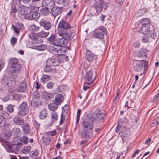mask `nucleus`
Masks as SVG:
<instances>
[{"instance_id":"25","label":"nucleus","mask_w":159,"mask_h":159,"mask_svg":"<svg viewBox=\"0 0 159 159\" xmlns=\"http://www.w3.org/2000/svg\"><path fill=\"white\" fill-rule=\"evenodd\" d=\"M41 26L44 27L45 30H48L50 29V23L46 20H41L39 22Z\"/></svg>"},{"instance_id":"22","label":"nucleus","mask_w":159,"mask_h":159,"mask_svg":"<svg viewBox=\"0 0 159 159\" xmlns=\"http://www.w3.org/2000/svg\"><path fill=\"white\" fill-rule=\"evenodd\" d=\"M26 84L25 82H22L19 85L17 91L19 92H24L26 91Z\"/></svg>"},{"instance_id":"14","label":"nucleus","mask_w":159,"mask_h":159,"mask_svg":"<svg viewBox=\"0 0 159 159\" xmlns=\"http://www.w3.org/2000/svg\"><path fill=\"white\" fill-rule=\"evenodd\" d=\"M151 24H144L142 25L139 30V32L143 34H147L150 31Z\"/></svg>"},{"instance_id":"23","label":"nucleus","mask_w":159,"mask_h":159,"mask_svg":"<svg viewBox=\"0 0 159 159\" xmlns=\"http://www.w3.org/2000/svg\"><path fill=\"white\" fill-rule=\"evenodd\" d=\"M50 132H47L46 136H43L42 138L43 143L46 145H49L50 144V137H49Z\"/></svg>"},{"instance_id":"42","label":"nucleus","mask_w":159,"mask_h":159,"mask_svg":"<svg viewBox=\"0 0 159 159\" xmlns=\"http://www.w3.org/2000/svg\"><path fill=\"white\" fill-rule=\"evenodd\" d=\"M147 12V9L144 8L143 9H141L139 10L138 11V16H142L145 13H146Z\"/></svg>"},{"instance_id":"48","label":"nucleus","mask_w":159,"mask_h":159,"mask_svg":"<svg viewBox=\"0 0 159 159\" xmlns=\"http://www.w3.org/2000/svg\"><path fill=\"white\" fill-rule=\"evenodd\" d=\"M21 139V143L22 144L23 143H24V144H26L29 142L28 137L25 135L23 136Z\"/></svg>"},{"instance_id":"31","label":"nucleus","mask_w":159,"mask_h":159,"mask_svg":"<svg viewBox=\"0 0 159 159\" xmlns=\"http://www.w3.org/2000/svg\"><path fill=\"white\" fill-rule=\"evenodd\" d=\"M23 126L22 127L24 133L25 134H28L30 133V128L28 124H24L22 125Z\"/></svg>"},{"instance_id":"3","label":"nucleus","mask_w":159,"mask_h":159,"mask_svg":"<svg viewBox=\"0 0 159 159\" xmlns=\"http://www.w3.org/2000/svg\"><path fill=\"white\" fill-rule=\"evenodd\" d=\"M108 6V3L102 0H95L93 4V7L96 11V14L98 15L102 12L103 9L106 10Z\"/></svg>"},{"instance_id":"16","label":"nucleus","mask_w":159,"mask_h":159,"mask_svg":"<svg viewBox=\"0 0 159 159\" xmlns=\"http://www.w3.org/2000/svg\"><path fill=\"white\" fill-rule=\"evenodd\" d=\"M98 122H103L106 117V112L104 110L100 111L96 115Z\"/></svg>"},{"instance_id":"6","label":"nucleus","mask_w":159,"mask_h":159,"mask_svg":"<svg viewBox=\"0 0 159 159\" xmlns=\"http://www.w3.org/2000/svg\"><path fill=\"white\" fill-rule=\"evenodd\" d=\"M50 59V65L54 66H58L60 62H62L64 61V59H66V57L65 55H52Z\"/></svg>"},{"instance_id":"13","label":"nucleus","mask_w":159,"mask_h":159,"mask_svg":"<svg viewBox=\"0 0 159 159\" xmlns=\"http://www.w3.org/2000/svg\"><path fill=\"white\" fill-rule=\"evenodd\" d=\"M7 129L5 131H2L4 133H2L0 135V139L2 141L7 142L12 135V132L10 130Z\"/></svg>"},{"instance_id":"27","label":"nucleus","mask_w":159,"mask_h":159,"mask_svg":"<svg viewBox=\"0 0 159 159\" xmlns=\"http://www.w3.org/2000/svg\"><path fill=\"white\" fill-rule=\"evenodd\" d=\"M11 143L18 144L20 145H22L21 138L19 136H17L14 138L12 140V143Z\"/></svg>"},{"instance_id":"19","label":"nucleus","mask_w":159,"mask_h":159,"mask_svg":"<svg viewBox=\"0 0 159 159\" xmlns=\"http://www.w3.org/2000/svg\"><path fill=\"white\" fill-rule=\"evenodd\" d=\"M58 34L59 36L61 37V38L60 39H64L67 40L70 37V35L68 32L62 30L59 31Z\"/></svg>"},{"instance_id":"7","label":"nucleus","mask_w":159,"mask_h":159,"mask_svg":"<svg viewBox=\"0 0 159 159\" xmlns=\"http://www.w3.org/2000/svg\"><path fill=\"white\" fill-rule=\"evenodd\" d=\"M19 111L18 114L20 116H24L27 114L29 112V110L27 107V104L26 102H23L19 105Z\"/></svg>"},{"instance_id":"35","label":"nucleus","mask_w":159,"mask_h":159,"mask_svg":"<svg viewBox=\"0 0 159 159\" xmlns=\"http://www.w3.org/2000/svg\"><path fill=\"white\" fill-rule=\"evenodd\" d=\"M25 7L23 5L19 6L17 9V12L19 14L23 15L25 13Z\"/></svg>"},{"instance_id":"30","label":"nucleus","mask_w":159,"mask_h":159,"mask_svg":"<svg viewBox=\"0 0 159 159\" xmlns=\"http://www.w3.org/2000/svg\"><path fill=\"white\" fill-rule=\"evenodd\" d=\"M124 123V121L123 119H120L119 120L117 124V125L116 129V132L117 133L119 132V130L120 129H121L124 126H123V124Z\"/></svg>"},{"instance_id":"38","label":"nucleus","mask_w":159,"mask_h":159,"mask_svg":"<svg viewBox=\"0 0 159 159\" xmlns=\"http://www.w3.org/2000/svg\"><path fill=\"white\" fill-rule=\"evenodd\" d=\"M49 32H46L42 30L38 34V36L41 38H46L49 35Z\"/></svg>"},{"instance_id":"50","label":"nucleus","mask_w":159,"mask_h":159,"mask_svg":"<svg viewBox=\"0 0 159 159\" xmlns=\"http://www.w3.org/2000/svg\"><path fill=\"white\" fill-rule=\"evenodd\" d=\"M33 100H37L40 98V95L38 92L35 91L32 94Z\"/></svg>"},{"instance_id":"39","label":"nucleus","mask_w":159,"mask_h":159,"mask_svg":"<svg viewBox=\"0 0 159 159\" xmlns=\"http://www.w3.org/2000/svg\"><path fill=\"white\" fill-rule=\"evenodd\" d=\"M47 116V112L46 110L43 109L41 110L39 115V118L42 119L45 118Z\"/></svg>"},{"instance_id":"53","label":"nucleus","mask_w":159,"mask_h":159,"mask_svg":"<svg viewBox=\"0 0 159 159\" xmlns=\"http://www.w3.org/2000/svg\"><path fill=\"white\" fill-rule=\"evenodd\" d=\"M149 33L152 39H154V38L156 37V33L154 30L152 29L151 30L150 29V31H149Z\"/></svg>"},{"instance_id":"57","label":"nucleus","mask_w":159,"mask_h":159,"mask_svg":"<svg viewBox=\"0 0 159 159\" xmlns=\"http://www.w3.org/2000/svg\"><path fill=\"white\" fill-rule=\"evenodd\" d=\"M32 17L31 12H30L26 14L25 16V18L29 20H33Z\"/></svg>"},{"instance_id":"12","label":"nucleus","mask_w":159,"mask_h":159,"mask_svg":"<svg viewBox=\"0 0 159 159\" xmlns=\"http://www.w3.org/2000/svg\"><path fill=\"white\" fill-rule=\"evenodd\" d=\"M119 134L123 139H126L129 137L130 135L129 129L126 127L120 129L119 130Z\"/></svg>"},{"instance_id":"46","label":"nucleus","mask_w":159,"mask_h":159,"mask_svg":"<svg viewBox=\"0 0 159 159\" xmlns=\"http://www.w3.org/2000/svg\"><path fill=\"white\" fill-rule=\"evenodd\" d=\"M39 153V151L36 150L32 152V153L30 154V156L32 158H35L38 155Z\"/></svg>"},{"instance_id":"45","label":"nucleus","mask_w":159,"mask_h":159,"mask_svg":"<svg viewBox=\"0 0 159 159\" xmlns=\"http://www.w3.org/2000/svg\"><path fill=\"white\" fill-rule=\"evenodd\" d=\"M50 80V77L47 75H43L41 78L42 81L44 83H46Z\"/></svg>"},{"instance_id":"18","label":"nucleus","mask_w":159,"mask_h":159,"mask_svg":"<svg viewBox=\"0 0 159 159\" xmlns=\"http://www.w3.org/2000/svg\"><path fill=\"white\" fill-rule=\"evenodd\" d=\"M13 122L18 125H23L25 123V121L24 119L19 116H16L13 119Z\"/></svg>"},{"instance_id":"54","label":"nucleus","mask_w":159,"mask_h":159,"mask_svg":"<svg viewBox=\"0 0 159 159\" xmlns=\"http://www.w3.org/2000/svg\"><path fill=\"white\" fill-rule=\"evenodd\" d=\"M43 7H49L50 4L49 0H43L42 2Z\"/></svg>"},{"instance_id":"5","label":"nucleus","mask_w":159,"mask_h":159,"mask_svg":"<svg viewBox=\"0 0 159 159\" xmlns=\"http://www.w3.org/2000/svg\"><path fill=\"white\" fill-rule=\"evenodd\" d=\"M63 100V97L61 94L57 95L53 102L50 103V111L54 112L58 108V106L60 105Z\"/></svg>"},{"instance_id":"15","label":"nucleus","mask_w":159,"mask_h":159,"mask_svg":"<svg viewBox=\"0 0 159 159\" xmlns=\"http://www.w3.org/2000/svg\"><path fill=\"white\" fill-rule=\"evenodd\" d=\"M51 48H50V53H51L52 55H59L61 53V48L60 46L52 45L50 46Z\"/></svg>"},{"instance_id":"58","label":"nucleus","mask_w":159,"mask_h":159,"mask_svg":"<svg viewBox=\"0 0 159 159\" xmlns=\"http://www.w3.org/2000/svg\"><path fill=\"white\" fill-rule=\"evenodd\" d=\"M29 37L32 39H34L35 41L38 39V38H36V36L35 33H31L29 35Z\"/></svg>"},{"instance_id":"62","label":"nucleus","mask_w":159,"mask_h":159,"mask_svg":"<svg viewBox=\"0 0 159 159\" xmlns=\"http://www.w3.org/2000/svg\"><path fill=\"white\" fill-rule=\"evenodd\" d=\"M38 9L39 8L37 7H32L30 9V12L33 13L35 11H37Z\"/></svg>"},{"instance_id":"60","label":"nucleus","mask_w":159,"mask_h":159,"mask_svg":"<svg viewBox=\"0 0 159 159\" xmlns=\"http://www.w3.org/2000/svg\"><path fill=\"white\" fill-rule=\"evenodd\" d=\"M65 120V117L63 116V114L62 113L61 115V119L59 122V125H62Z\"/></svg>"},{"instance_id":"21","label":"nucleus","mask_w":159,"mask_h":159,"mask_svg":"<svg viewBox=\"0 0 159 159\" xmlns=\"http://www.w3.org/2000/svg\"><path fill=\"white\" fill-rule=\"evenodd\" d=\"M89 121L84 120L83 122H88L89 124H91L93 126V128L94 127V124L93 123L97 122H98L97 118L96 117V116H94L93 115L92 116L89 118Z\"/></svg>"},{"instance_id":"56","label":"nucleus","mask_w":159,"mask_h":159,"mask_svg":"<svg viewBox=\"0 0 159 159\" xmlns=\"http://www.w3.org/2000/svg\"><path fill=\"white\" fill-rule=\"evenodd\" d=\"M50 44H51V45L60 46L59 40H57L56 39V40L51 41Z\"/></svg>"},{"instance_id":"40","label":"nucleus","mask_w":159,"mask_h":159,"mask_svg":"<svg viewBox=\"0 0 159 159\" xmlns=\"http://www.w3.org/2000/svg\"><path fill=\"white\" fill-rule=\"evenodd\" d=\"M41 97L46 100H49L50 99V93L44 91L41 95Z\"/></svg>"},{"instance_id":"33","label":"nucleus","mask_w":159,"mask_h":159,"mask_svg":"<svg viewBox=\"0 0 159 159\" xmlns=\"http://www.w3.org/2000/svg\"><path fill=\"white\" fill-rule=\"evenodd\" d=\"M50 13L54 16H57L60 14V10L57 7H54L51 9Z\"/></svg>"},{"instance_id":"4","label":"nucleus","mask_w":159,"mask_h":159,"mask_svg":"<svg viewBox=\"0 0 159 159\" xmlns=\"http://www.w3.org/2000/svg\"><path fill=\"white\" fill-rule=\"evenodd\" d=\"M107 34L106 28L103 26H101L95 30L92 34L93 37L102 39L104 38V34Z\"/></svg>"},{"instance_id":"55","label":"nucleus","mask_w":159,"mask_h":159,"mask_svg":"<svg viewBox=\"0 0 159 159\" xmlns=\"http://www.w3.org/2000/svg\"><path fill=\"white\" fill-rule=\"evenodd\" d=\"M30 30L32 31H37L39 30V27L33 25L31 26Z\"/></svg>"},{"instance_id":"51","label":"nucleus","mask_w":159,"mask_h":159,"mask_svg":"<svg viewBox=\"0 0 159 159\" xmlns=\"http://www.w3.org/2000/svg\"><path fill=\"white\" fill-rule=\"evenodd\" d=\"M49 60L48 59L46 61V66L44 68V70L46 72L48 73L50 72V66L49 63Z\"/></svg>"},{"instance_id":"1","label":"nucleus","mask_w":159,"mask_h":159,"mask_svg":"<svg viewBox=\"0 0 159 159\" xmlns=\"http://www.w3.org/2000/svg\"><path fill=\"white\" fill-rule=\"evenodd\" d=\"M82 125L83 130L81 132L80 134L83 140L80 144H84L93 136V126L87 122H83Z\"/></svg>"},{"instance_id":"37","label":"nucleus","mask_w":159,"mask_h":159,"mask_svg":"<svg viewBox=\"0 0 159 159\" xmlns=\"http://www.w3.org/2000/svg\"><path fill=\"white\" fill-rule=\"evenodd\" d=\"M58 119V115L57 113L53 112L51 115V123H53L56 121Z\"/></svg>"},{"instance_id":"36","label":"nucleus","mask_w":159,"mask_h":159,"mask_svg":"<svg viewBox=\"0 0 159 159\" xmlns=\"http://www.w3.org/2000/svg\"><path fill=\"white\" fill-rule=\"evenodd\" d=\"M20 129L16 126L14 127L11 131L12 132V135L13 134L15 135H17L20 133Z\"/></svg>"},{"instance_id":"61","label":"nucleus","mask_w":159,"mask_h":159,"mask_svg":"<svg viewBox=\"0 0 159 159\" xmlns=\"http://www.w3.org/2000/svg\"><path fill=\"white\" fill-rule=\"evenodd\" d=\"M17 42V39L14 37H13L11 39V44L13 45L16 44Z\"/></svg>"},{"instance_id":"24","label":"nucleus","mask_w":159,"mask_h":159,"mask_svg":"<svg viewBox=\"0 0 159 159\" xmlns=\"http://www.w3.org/2000/svg\"><path fill=\"white\" fill-rule=\"evenodd\" d=\"M20 65H17V66H12L11 67V71L12 73H16L20 71Z\"/></svg>"},{"instance_id":"2","label":"nucleus","mask_w":159,"mask_h":159,"mask_svg":"<svg viewBox=\"0 0 159 159\" xmlns=\"http://www.w3.org/2000/svg\"><path fill=\"white\" fill-rule=\"evenodd\" d=\"M133 65L134 70L137 72L143 71L144 68L146 69L148 66V62L143 60H136L133 59Z\"/></svg>"},{"instance_id":"20","label":"nucleus","mask_w":159,"mask_h":159,"mask_svg":"<svg viewBox=\"0 0 159 159\" xmlns=\"http://www.w3.org/2000/svg\"><path fill=\"white\" fill-rule=\"evenodd\" d=\"M58 27L59 28L66 29H69L70 28V26L68 23L64 21H61L59 23Z\"/></svg>"},{"instance_id":"26","label":"nucleus","mask_w":159,"mask_h":159,"mask_svg":"<svg viewBox=\"0 0 159 159\" xmlns=\"http://www.w3.org/2000/svg\"><path fill=\"white\" fill-rule=\"evenodd\" d=\"M12 26L14 29V31L16 34L19 33V32L22 30L24 28L23 24L17 25L15 26L12 25Z\"/></svg>"},{"instance_id":"59","label":"nucleus","mask_w":159,"mask_h":159,"mask_svg":"<svg viewBox=\"0 0 159 159\" xmlns=\"http://www.w3.org/2000/svg\"><path fill=\"white\" fill-rule=\"evenodd\" d=\"M2 115H3L4 117L7 118V119H10L11 118V116H10L7 112H5L2 114Z\"/></svg>"},{"instance_id":"63","label":"nucleus","mask_w":159,"mask_h":159,"mask_svg":"<svg viewBox=\"0 0 159 159\" xmlns=\"http://www.w3.org/2000/svg\"><path fill=\"white\" fill-rule=\"evenodd\" d=\"M131 101H126V103L125 105V106L127 107L128 108H130L131 107Z\"/></svg>"},{"instance_id":"9","label":"nucleus","mask_w":159,"mask_h":159,"mask_svg":"<svg viewBox=\"0 0 159 159\" xmlns=\"http://www.w3.org/2000/svg\"><path fill=\"white\" fill-rule=\"evenodd\" d=\"M2 84L5 87H8L10 89H12L14 87L16 84V81L14 78H5L3 79Z\"/></svg>"},{"instance_id":"28","label":"nucleus","mask_w":159,"mask_h":159,"mask_svg":"<svg viewBox=\"0 0 159 159\" xmlns=\"http://www.w3.org/2000/svg\"><path fill=\"white\" fill-rule=\"evenodd\" d=\"M148 51L146 48H142L139 52L140 57L142 58H145L147 57V53Z\"/></svg>"},{"instance_id":"29","label":"nucleus","mask_w":159,"mask_h":159,"mask_svg":"<svg viewBox=\"0 0 159 159\" xmlns=\"http://www.w3.org/2000/svg\"><path fill=\"white\" fill-rule=\"evenodd\" d=\"M31 151V147L30 146H24L21 149V152L22 153L27 154L29 153Z\"/></svg>"},{"instance_id":"32","label":"nucleus","mask_w":159,"mask_h":159,"mask_svg":"<svg viewBox=\"0 0 159 159\" xmlns=\"http://www.w3.org/2000/svg\"><path fill=\"white\" fill-rule=\"evenodd\" d=\"M43 42L41 39H40L39 45H36V49L39 51H42L45 50L47 46L43 44Z\"/></svg>"},{"instance_id":"34","label":"nucleus","mask_w":159,"mask_h":159,"mask_svg":"<svg viewBox=\"0 0 159 159\" xmlns=\"http://www.w3.org/2000/svg\"><path fill=\"white\" fill-rule=\"evenodd\" d=\"M40 11L41 14L43 15L47 16L49 13V8L48 7H43L40 9Z\"/></svg>"},{"instance_id":"10","label":"nucleus","mask_w":159,"mask_h":159,"mask_svg":"<svg viewBox=\"0 0 159 159\" xmlns=\"http://www.w3.org/2000/svg\"><path fill=\"white\" fill-rule=\"evenodd\" d=\"M21 146L18 144L7 143L6 144V148L8 152H14L16 153L19 151Z\"/></svg>"},{"instance_id":"44","label":"nucleus","mask_w":159,"mask_h":159,"mask_svg":"<svg viewBox=\"0 0 159 159\" xmlns=\"http://www.w3.org/2000/svg\"><path fill=\"white\" fill-rule=\"evenodd\" d=\"M32 103L33 106L37 107L41 104V102L38 99L33 100L32 101Z\"/></svg>"},{"instance_id":"43","label":"nucleus","mask_w":159,"mask_h":159,"mask_svg":"<svg viewBox=\"0 0 159 159\" xmlns=\"http://www.w3.org/2000/svg\"><path fill=\"white\" fill-rule=\"evenodd\" d=\"M150 22L151 21L149 19L147 18H144L141 20L140 23H141L142 25H144V24H150Z\"/></svg>"},{"instance_id":"41","label":"nucleus","mask_w":159,"mask_h":159,"mask_svg":"<svg viewBox=\"0 0 159 159\" xmlns=\"http://www.w3.org/2000/svg\"><path fill=\"white\" fill-rule=\"evenodd\" d=\"M31 14L33 20H37L39 18L40 14L39 13L38 11H35V12L32 13Z\"/></svg>"},{"instance_id":"49","label":"nucleus","mask_w":159,"mask_h":159,"mask_svg":"<svg viewBox=\"0 0 159 159\" xmlns=\"http://www.w3.org/2000/svg\"><path fill=\"white\" fill-rule=\"evenodd\" d=\"M11 67L12 66H17V65H20L18 64V60L16 58H13L11 59Z\"/></svg>"},{"instance_id":"52","label":"nucleus","mask_w":159,"mask_h":159,"mask_svg":"<svg viewBox=\"0 0 159 159\" xmlns=\"http://www.w3.org/2000/svg\"><path fill=\"white\" fill-rule=\"evenodd\" d=\"M149 37L146 34H144L142 37V39L143 42L147 43L149 41Z\"/></svg>"},{"instance_id":"64","label":"nucleus","mask_w":159,"mask_h":159,"mask_svg":"<svg viewBox=\"0 0 159 159\" xmlns=\"http://www.w3.org/2000/svg\"><path fill=\"white\" fill-rule=\"evenodd\" d=\"M140 45L139 42L137 41L134 43V46L136 48H138L139 47Z\"/></svg>"},{"instance_id":"17","label":"nucleus","mask_w":159,"mask_h":159,"mask_svg":"<svg viewBox=\"0 0 159 159\" xmlns=\"http://www.w3.org/2000/svg\"><path fill=\"white\" fill-rule=\"evenodd\" d=\"M85 57L88 61H91L96 59L97 58V56L88 50L86 53Z\"/></svg>"},{"instance_id":"11","label":"nucleus","mask_w":159,"mask_h":159,"mask_svg":"<svg viewBox=\"0 0 159 159\" xmlns=\"http://www.w3.org/2000/svg\"><path fill=\"white\" fill-rule=\"evenodd\" d=\"M6 118L3 115H0V130L1 131H5L8 128L11 124L6 123Z\"/></svg>"},{"instance_id":"47","label":"nucleus","mask_w":159,"mask_h":159,"mask_svg":"<svg viewBox=\"0 0 159 159\" xmlns=\"http://www.w3.org/2000/svg\"><path fill=\"white\" fill-rule=\"evenodd\" d=\"M14 106V105H13L11 104L8 105L7 107V111L11 113H13L14 111L13 107Z\"/></svg>"},{"instance_id":"8","label":"nucleus","mask_w":159,"mask_h":159,"mask_svg":"<svg viewBox=\"0 0 159 159\" xmlns=\"http://www.w3.org/2000/svg\"><path fill=\"white\" fill-rule=\"evenodd\" d=\"M96 77H93V72L91 70L87 72L84 77L85 84L87 85L91 84L94 81Z\"/></svg>"}]
</instances>
